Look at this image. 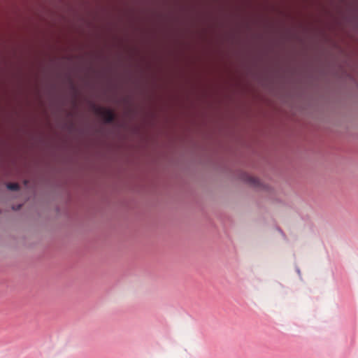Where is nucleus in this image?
Segmentation results:
<instances>
[{"label": "nucleus", "mask_w": 358, "mask_h": 358, "mask_svg": "<svg viewBox=\"0 0 358 358\" xmlns=\"http://www.w3.org/2000/svg\"><path fill=\"white\" fill-rule=\"evenodd\" d=\"M90 107L96 115L101 117L104 123L111 124L116 120V114L111 108L99 106L94 103H90Z\"/></svg>", "instance_id": "obj_1"}, {"label": "nucleus", "mask_w": 358, "mask_h": 358, "mask_svg": "<svg viewBox=\"0 0 358 358\" xmlns=\"http://www.w3.org/2000/svg\"><path fill=\"white\" fill-rule=\"evenodd\" d=\"M243 179L244 181L250 184L252 186L259 187L261 185V180H259V178L250 176L248 173L243 174Z\"/></svg>", "instance_id": "obj_2"}, {"label": "nucleus", "mask_w": 358, "mask_h": 358, "mask_svg": "<svg viewBox=\"0 0 358 358\" xmlns=\"http://www.w3.org/2000/svg\"><path fill=\"white\" fill-rule=\"evenodd\" d=\"M6 187L9 190L18 191L20 189V186L17 182H8L6 184Z\"/></svg>", "instance_id": "obj_3"}, {"label": "nucleus", "mask_w": 358, "mask_h": 358, "mask_svg": "<svg viewBox=\"0 0 358 358\" xmlns=\"http://www.w3.org/2000/svg\"><path fill=\"white\" fill-rule=\"evenodd\" d=\"M64 128H66L69 131L71 132L74 131L76 130V127L73 122L65 124Z\"/></svg>", "instance_id": "obj_4"}, {"label": "nucleus", "mask_w": 358, "mask_h": 358, "mask_svg": "<svg viewBox=\"0 0 358 358\" xmlns=\"http://www.w3.org/2000/svg\"><path fill=\"white\" fill-rule=\"evenodd\" d=\"M70 86H71V89L74 92H76V87L75 85L73 84V83L72 82V80H70Z\"/></svg>", "instance_id": "obj_5"}, {"label": "nucleus", "mask_w": 358, "mask_h": 358, "mask_svg": "<svg viewBox=\"0 0 358 358\" xmlns=\"http://www.w3.org/2000/svg\"><path fill=\"white\" fill-rule=\"evenodd\" d=\"M22 204H19L16 207L13 206V209L15 210H20L22 208Z\"/></svg>", "instance_id": "obj_6"}, {"label": "nucleus", "mask_w": 358, "mask_h": 358, "mask_svg": "<svg viewBox=\"0 0 358 358\" xmlns=\"http://www.w3.org/2000/svg\"><path fill=\"white\" fill-rule=\"evenodd\" d=\"M68 115H69V116H72L71 113H69Z\"/></svg>", "instance_id": "obj_7"}]
</instances>
